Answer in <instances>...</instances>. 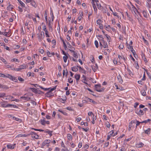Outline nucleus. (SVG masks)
Returning <instances> with one entry per match:
<instances>
[{
  "instance_id": "1",
  "label": "nucleus",
  "mask_w": 151,
  "mask_h": 151,
  "mask_svg": "<svg viewBox=\"0 0 151 151\" xmlns=\"http://www.w3.org/2000/svg\"><path fill=\"white\" fill-rule=\"evenodd\" d=\"M101 85L100 84H96L95 85L96 90L98 92H101L104 91V88H101Z\"/></svg>"
},
{
  "instance_id": "2",
  "label": "nucleus",
  "mask_w": 151,
  "mask_h": 151,
  "mask_svg": "<svg viewBox=\"0 0 151 151\" xmlns=\"http://www.w3.org/2000/svg\"><path fill=\"white\" fill-rule=\"evenodd\" d=\"M37 35L39 41L40 42H41L45 37L44 33L43 31L41 32L40 35L38 34Z\"/></svg>"
},
{
  "instance_id": "3",
  "label": "nucleus",
  "mask_w": 151,
  "mask_h": 151,
  "mask_svg": "<svg viewBox=\"0 0 151 151\" xmlns=\"http://www.w3.org/2000/svg\"><path fill=\"white\" fill-rule=\"evenodd\" d=\"M28 135H31V137L32 138L37 139H38L39 136L35 132H32L29 134H28Z\"/></svg>"
},
{
  "instance_id": "4",
  "label": "nucleus",
  "mask_w": 151,
  "mask_h": 151,
  "mask_svg": "<svg viewBox=\"0 0 151 151\" xmlns=\"http://www.w3.org/2000/svg\"><path fill=\"white\" fill-rule=\"evenodd\" d=\"M135 113L140 116L143 115L144 114L143 110L141 109H137L136 110Z\"/></svg>"
},
{
  "instance_id": "5",
  "label": "nucleus",
  "mask_w": 151,
  "mask_h": 151,
  "mask_svg": "<svg viewBox=\"0 0 151 151\" xmlns=\"http://www.w3.org/2000/svg\"><path fill=\"white\" fill-rule=\"evenodd\" d=\"M63 99H62L61 98H58L57 99L58 101L62 102L63 103H64V102L66 101V97L65 96H64V97H62Z\"/></svg>"
},
{
  "instance_id": "6",
  "label": "nucleus",
  "mask_w": 151,
  "mask_h": 151,
  "mask_svg": "<svg viewBox=\"0 0 151 151\" xmlns=\"http://www.w3.org/2000/svg\"><path fill=\"white\" fill-rule=\"evenodd\" d=\"M15 144H14L13 145L8 144L7 145V147L8 149H13L15 147Z\"/></svg>"
},
{
  "instance_id": "7",
  "label": "nucleus",
  "mask_w": 151,
  "mask_h": 151,
  "mask_svg": "<svg viewBox=\"0 0 151 151\" xmlns=\"http://www.w3.org/2000/svg\"><path fill=\"white\" fill-rule=\"evenodd\" d=\"M50 141L49 140H45L42 143V145L45 146V145H46V146L47 147L49 146L48 144L50 143Z\"/></svg>"
},
{
  "instance_id": "8",
  "label": "nucleus",
  "mask_w": 151,
  "mask_h": 151,
  "mask_svg": "<svg viewBox=\"0 0 151 151\" xmlns=\"http://www.w3.org/2000/svg\"><path fill=\"white\" fill-rule=\"evenodd\" d=\"M117 78L118 80L119 83L121 84L123 82V80L122 78V76L120 74H119L117 77Z\"/></svg>"
},
{
  "instance_id": "9",
  "label": "nucleus",
  "mask_w": 151,
  "mask_h": 151,
  "mask_svg": "<svg viewBox=\"0 0 151 151\" xmlns=\"http://www.w3.org/2000/svg\"><path fill=\"white\" fill-rule=\"evenodd\" d=\"M79 70V71L82 73H83L84 74L86 73V71L83 68H81L80 66H77Z\"/></svg>"
},
{
  "instance_id": "10",
  "label": "nucleus",
  "mask_w": 151,
  "mask_h": 151,
  "mask_svg": "<svg viewBox=\"0 0 151 151\" xmlns=\"http://www.w3.org/2000/svg\"><path fill=\"white\" fill-rule=\"evenodd\" d=\"M69 50L71 52L73 53V57L75 58H77L78 57V55H77V53L75 51H74L73 50H72L70 49H69Z\"/></svg>"
},
{
  "instance_id": "11",
  "label": "nucleus",
  "mask_w": 151,
  "mask_h": 151,
  "mask_svg": "<svg viewBox=\"0 0 151 151\" xmlns=\"http://www.w3.org/2000/svg\"><path fill=\"white\" fill-rule=\"evenodd\" d=\"M81 77V76L80 74H76L75 75V78L76 79L77 82L80 80Z\"/></svg>"
},
{
  "instance_id": "12",
  "label": "nucleus",
  "mask_w": 151,
  "mask_h": 151,
  "mask_svg": "<svg viewBox=\"0 0 151 151\" xmlns=\"http://www.w3.org/2000/svg\"><path fill=\"white\" fill-rule=\"evenodd\" d=\"M132 9V10L134 12V13L135 14H136L137 13L138 14H139V13L138 12L137 9L134 6H133Z\"/></svg>"
},
{
  "instance_id": "13",
  "label": "nucleus",
  "mask_w": 151,
  "mask_h": 151,
  "mask_svg": "<svg viewBox=\"0 0 151 151\" xmlns=\"http://www.w3.org/2000/svg\"><path fill=\"white\" fill-rule=\"evenodd\" d=\"M53 96L52 93L48 91L45 94V96L47 97H50Z\"/></svg>"
},
{
  "instance_id": "14",
  "label": "nucleus",
  "mask_w": 151,
  "mask_h": 151,
  "mask_svg": "<svg viewBox=\"0 0 151 151\" xmlns=\"http://www.w3.org/2000/svg\"><path fill=\"white\" fill-rule=\"evenodd\" d=\"M27 67V65L23 64L19 66V67L20 70H21L22 69L26 68Z\"/></svg>"
},
{
  "instance_id": "15",
  "label": "nucleus",
  "mask_w": 151,
  "mask_h": 151,
  "mask_svg": "<svg viewBox=\"0 0 151 151\" xmlns=\"http://www.w3.org/2000/svg\"><path fill=\"white\" fill-rule=\"evenodd\" d=\"M31 5L35 8H36L37 6V5L34 0H32L31 3Z\"/></svg>"
},
{
  "instance_id": "16",
  "label": "nucleus",
  "mask_w": 151,
  "mask_h": 151,
  "mask_svg": "<svg viewBox=\"0 0 151 151\" xmlns=\"http://www.w3.org/2000/svg\"><path fill=\"white\" fill-rule=\"evenodd\" d=\"M13 9V6L11 5L10 4L7 6V9L8 10L10 11V10H12Z\"/></svg>"
},
{
  "instance_id": "17",
  "label": "nucleus",
  "mask_w": 151,
  "mask_h": 151,
  "mask_svg": "<svg viewBox=\"0 0 151 151\" xmlns=\"http://www.w3.org/2000/svg\"><path fill=\"white\" fill-rule=\"evenodd\" d=\"M142 56L143 59L144 60L145 63H147V60L146 58L145 57V54H143L142 52Z\"/></svg>"
},
{
  "instance_id": "18",
  "label": "nucleus",
  "mask_w": 151,
  "mask_h": 151,
  "mask_svg": "<svg viewBox=\"0 0 151 151\" xmlns=\"http://www.w3.org/2000/svg\"><path fill=\"white\" fill-rule=\"evenodd\" d=\"M71 69L72 71L76 72L78 70V68L76 66L71 67Z\"/></svg>"
},
{
  "instance_id": "19",
  "label": "nucleus",
  "mask_w": 151,
  "mask_h": 151,
  "mask_svg": "<svg viewBox=\"0 0 151 151\" xmlns=\"http://www.w3.org/2000/svg\"><path fill=\"white\" fill-rule=\"evenodd\" d=\"M10 80L15 82H17L18 81V80L16 78L13 76H12V77L11 78Z\"/></svg>"
},
{
  "instance_id": "20",
  "label": "nucleus",
  "mask_w": 151,
  "mask_h": 151,
  "mask_svg": "<svg viewBox=\"0 0 151 151\" xmlns=\"http://www.w3.org/2000/svg\"><path fill=\"white\" fill-rule=\"evenodd\" d=\"M67 138L69 141L71 140L72 139V137L71 135L70 134H68L67 135Z\"/></svg>"
},
{
  "instance_id": "21",
  "label": "nucleus",
  "mask_w": 151,
  "mask_h": 151,
  "mask_svg": "<svg viewBox=\"0 0 151 151\" xmlns=\"http://www.w3.org/2000/svg\"><path fill=\"white\" fill-rule=\"evenodd\" d=\"M150 128H148L145 131V134H150Z\"/></svg>"
},
{
  "instance_id": "22",
  "label": "nucleus",
  "mask_w": 151,
  "mask_h": 151,
  "mask_svg": "<svg viewBox=\"0 0 151 151\" xmlns=\"http://www.w3.org/2000/svg\"><path fill=\"white\" fill-rule=\"evenodd\" d=\"M137 147L138 148H140L142 147L144 145V144L142 142H140L138 144H137Z\"/></svg>"
},
{
  "instance_id": "23",
  "label": "nucleus",
  "mask_w": 151,
  "mask_h": 151,
  "mask_svg": "<svg viewBox=\"0 0 151 151\" xmlns=\"http://www.w3.org/2000/svg\"><path fill=\"white\" fill-rule=\"evenodd\" d=\"M16 106L14 105L8 104H7V107H9L10 108H15L16 107Z\"/></svg>"
},
{
  "instance_id": "24",
  "label": "nucleus",
  "mask_w": 151,
  "mask_h": 151,
  "mask_svg": "<svg viewBox=\"0 0 151 151\" xmlns=\"http://www.w3.org/2000/svg\"><path fill=\"white\" fill-rule=\"evenodd\" d=\"M141 93L142 95L143 96H145L146 95V93L145 90H142L141 91Z\"/></svg>"
},
{
  "instance_id": "25",
  "label": "nucleus",
  "mask_w": 151,
  "mask_h": 151,
  "mask_svg": "<svg viewBox=\"0 0 151 151\" xmlns=\"http://www.w3.org/2000/svg\"><path fill=\"white\" fill-rule=\"evenodd\" d=\"M103 22V21L100 19H99L97 20L96 23L98 25H101V23Z\"/></svg>"
},
{
  "instance_id": "26",
  "label": "nucleus",
  "mask_w": 151,
  "mask_h": 151,
  "mask_svg": "<svg viewBox=\"0 0 151 151\" xmlns=\"http://www.w3.org/2000/svg\"><path fill=\"white\" fill-rule=\"evenodd\" d=\"M144 69L146 71V73H147V74L148 76V77H149V78L150 79V78H151V75H150V73H149L148 71H147V70L145 69V68H144Z\"/></svg>"
},
{
  "instance_id": "27",
  "label": "nucleus",
  "mask_w": 151,
  "mask_h": 151,
  "mask_svg": "<svg viewBox=\"0 0 151 151\" xmlns=\"http://www.w3.org/2000/svg\"><path fill=\"white\" fill-rule=\"evenodd\" d=\"M41 124L43 125H45V121L44 119H41L40 121Z\"/></svg>"
},
{
  "instance_id": "28",
  "label": "nucleus",
  "mask_w": 151,
  "mask_h": 151,
  "mask_svg": "<svg viewBox=\"0 0 151 151\" xmlns=\"http://www.w3.org/2000/svg\"><path fill=\"white\" fill-rule=\"evenodd\" d=\"M83 12H82L81 13V14H80V15L78 17V20H79V21H81V20L82 18V16H83Z\"/></svg>"
},
{
  "instance_id": "29",
  "label": "nucleus",
  "mask_w": 151,
  "mask_h": 151,
  "mask_svg": "<svg viewBox=\"0 0 151 151\" xmlns=\"http://www.w3.org/2000/svg\"><path fill=\"white\" fill-rule=\"evenodd\" d=\"M21 99H23L24 100H29L30 99V97H28L25 96H22L21 97Z\"/></svg>"
},
{
  "instance_id": "30",
  "label": "nucleus",
  "mask_w": 151,
  "mask_h": 151,
  "mask_svg": "<svg viewBox=\"0 0 151 151\" xmlns=\"http://www.w3.org/2000/svg\"><path fill=\"white\" fill-rule=\"evenodd\" d=\"M58 111L60 112H61L62 114H64L65 115H67V113L61 110L60 109H59L58 110Z\"/></svg>"
},
{
  "instance_id": "31",
  "label": "nucleus",
  "mask_w": 151,
  "mask_h": 151,
  "mask_svg": "<svg viewBox=\"0 0 151 151\" xmlns=\"http://www.w3.org/2000/svg\"><path fill=\"white\" fill-rule=\"evenodd\" d=\"M12 76L11 75H10L9 74H7L6 75H4V77H5L7 78H8L9 79H11V78L12 77Z\"/></svg>"
},
{
  "instance_id": "32",
  "label": "nucleus",
  "mask_w": 151,
  "mask_h": 151,
  "mask_svg": "<svg viewBox=\"0 0 151 151\" xmlns=\"http://www.w3.org/2000/svg\"><path fill=\"white\" fill-rule=\"evenodd\" d=\"M127 47V48L129 49H131L132 48H133V47L132 46H131L130 45H128V44L127 42L126 43Z\"/></svg>"
},
{
  "instance_id": "33",
  "label": "nucleus",
  "mask_w": 151,
  "mask_h": 151,
  "mask_svg": "<svg viewBox=\"0 0 151 151\" xmlns=\"http://www.w3.org/2000/svg\"><path fill=\"white\" fill-rule=\"evenodd\" d=\"M67 43L68 45V46L69 48L72 49H73L74 50L75 49V48L74 47H72L71 45L69 42H67Z\"/></svg>"
},
{
  "instance_id": "34",
  "label": "nucleus",
  "mask_w": 151,
  "mask_h": 151,
  "mask_svg": "<svg viewBox=\"0 0 151 151\" xmlns=\"http://www.w3.org/2000/svg\"><path fill=\"white\" fill-rule=\"evenodd\" d=\"M143 14L144 17L145 18L147 17V13L145 11H143Z\"/></svg>"
},
{
  "instance_id": "35",
  "label": "nucleus",
  "mask_w": 151,
  "mask_h": 151,
  "mask_svg": "<svg viewBox=\"0 0 151 151\" xmlns=\"http://www.w3.org/2000/svg\"><path fill=\"white\" fill-rule=\"evenodd\" d=\"M131 51L132 52V54H133L134 57H135L134 55L135 54V51L134 50L133 47L132 48H131Z\"/></svg>"
},
{
  "instance_id": "36",
  "label": "nucleus",
  "mask_w": 151,
  "mask_h": 151,
  "mask_svg": "<svg viewBox=\"0 0 151 151\" xmlns=\"http://www.w3.org/2000/svg\"><path fill=\"white\" fill-rule=\"evenodd\" d=\"M94 43L96 47L98 48L99 47V44L97 41L96 40L94 42Z\"/></svg>"
},
{
  "instance_id": "37",
  "label": "nucleus",
  "mask_w": 151,
  "mask_h": 151,
  "mask_svg": "<svg viewBox=\"0 0 151 151\" xmlns=\"http://www.w3.org/2000/svg\"><path fill=\"white\" fill-rule=\"evenodd\" d=\"M6 94L4 93H0V98H2L5 96Z\"/></svg>"
},
{
  "instance_id": "38",
  "label": "nucleus",
  "mask_w": 151,
  "mask_h": 151,
  "mask_svg": "<svg viewBox=\"0 0 151 151\" xmlns=\"http://www.w3.org/2000/svg\"><path fill=\"white\" fill-rule=\"evenodd\" d=\"M56 86H55V87H54L53 88H51L50 90H49V92H52L53 91H54L56 89Z\"/></svg>"
},
{
  "instance_id": "39",
  "label": "nucleus",
  "mask_w": 151,
  "mask_h": 151,
  "mask_svg": "<svg viewBox=\"0 0 151 151\" xmlns=\"http://www.w3.org/2000/svg\"><path fill=\"white\" fill-rule=\"evenodd\" d=\"M18 80L19 81L21 82H23L24 81V80L21 77L19 76L18 77Z\"/></svg>"
},
{
  "instance_id": "40",
  "label": "nucleus",
  "mask_w": 151,
  "mask_h": 151,
  "mask_svg": "<svg viewBox=\"0 0 151 151\" xmlns=\"http://www.w3.org/2000/svg\"><path fill=\"white\" fill-rule=\"evenodd\" d=\"M103 45L104 47V48H106L108 47V45H107V43L106 42H105V43H103Z\"/></svg>"
},
{
  "instance_id": "41",
  "label": "nucleus",
  "mask_w": 151,
  "mask_h": 151,
  "mask_svg": "<svg viewBox=\"0 0 151 151\" xmlns=\"http://www.w3.org/2000/svg\"><path fill=\"white\" fill-rule=\"evenodd\" d=\"M8 33V32H1V35H3L6 37L7 36Z\"/></svg>"
},
{
  "instance_id": "42",
  "label": "nucleus",
  "mask_w": 151,
  "mask_h": 151,
  "mask_svg": "<svg viewBox=\"0 0 151 151\" xmlns=\"http://www.w3.org/2000/svg\"><path fill=\"white\" fill-rule=\"evenodd\" d=\"M126 15H127V17L129 18V20H132V18L130 17V15L129 14H128V12H126Z\"/></svg>"
},
{
  "instance_id": "43",
  "label": "nucleus",
  "mask_w": 151,
  "mask_h": 151,
  "mask_svg": "<svg viewBox=\"0 0 151 151\" xmlns=\"http://www.w3.org/2000/svg\"><path fill=\"white\" fill-rule=\"evenodd\" d=\"M67 58L68 57L67 56H64L63 57V59L64 61V62L66 63V62Z\"/></svg>"
},
{
  "instance_id": "44",
  "label": "nucleus",
  "mask_w": 151,
  "mask_h": 151,
  "mask_svg": "<svg viewBox=\"0 0 151 151\" xmlns=\"http://www.w3.org/2000/svg\"><path fill=\"white\" fill-rule=\"evenodd\" d=\"M19 3L22 7H25V5L22 1H20Z\"/></svg>"
},
{
  "instance_id": "45",
  "label": "nucleus",
  "mask_w": 151,
  "mask_h": 151,
  "mask_svg": "<svg viewBox=\"0 0 151 151\" xmlns=\"http://www.w3.org/2000/svg\"><path fill=\"white\" fill-rule=\"evenodd\" d=\"M66 109L69 111H73V109L70 106H69L66 107Z\"/></svg>"
},
{
  "instance_id": "46",
  "label": "nucleus",
  "mask_w": 151,
  "mask_h": 151,
  "mask_svg": "<svg viewBox=\"0 0 151 151\" xmlns=\"http://www.w3.org/2000/svg\"><path fill=\"white\" fill-rule=\"evenodd\" d=\"M2 88L5 89H7L9 88V87H7L5 85H2Z\"/></svg>"
},
{
  "instance_id": "47",
  "label": "nucleus",
  "mask_w": 151,
  "mask_h": 151,
  "mask_svg": "<svg viewBox=\"0 0 151 151\" xmlns=\"http://www.w3.org/2000/svg\"><path fill=\"white\" fill-rule=\"evenodd\" d=\"M45 34L46 37H49L50 36L48 35V31L47 30L46 31H45Z\"/></svg>"
},
{
  "instance_id": "48",
  "label": "nucleus",
  "mask_w": 151,
  "mask_h": 151,
  "mask_svg": "<svg viewBox=\"0 0 151 151\" xmlns=\"http://www.w3.org/2000/svg\"><path fill=\"white\" fill-rule=\"evenodd\" d=\"M68 82L70 83H73V80L71 78H69L68 79Z\"/></svg>"
},
{
  "instance_id": "49",
  "label": "nucleus",
  "mask_w": 151,
  "mask_h": 151,
  "mask_svg": "<svg viewBox=\"0 0 151 151\" xmlns=\"http://www.w3.org/2000/svg\"><path fill=\"white\" fill-rule=\"evenodd\" d=\"M12 70H16V71H20V70H21L19 67L18 68H14L13 69H12Z\"/></svg>"
},
{
  "instance_id": "50",
  "label": "nucleus",
  "mask_w": 151,
  "mask_h": 151,
  "mask_svg": "<svg viewBox=\"0 0 151 151\" xmlns=\"http://www.w3.org/2000/svg\"><path fill=\"white\" fill-rule=\"evenodd\" d=\"M145 72H144L143 77L141 79L142 81H145Z\"/></svg>"
},
{
  "instance_id": "51",
  "label": "nucleus",
  "mask_w": 151,
  "mask_h": 151,
  "mask_svg": "<svg viewBox=\"0 0 151 151\" xmlns=\"http://www.w3.org/2000/svg\"><path fill=\"white\" fill-rule=\"evenodd\" d=\"M40 87L42 89H43L45 91H47V90H48L49 89H50V88H44L43 87H42V86H40Z\"/></svg>"
},
{
  "instance_id": "52",
  "label": "nucleus",
  "mask_w": 151,
  "mask_h": 151,
  "mask_svg": "<svg viewBox=\"0 0 151 151\" xmlns=\"http://www.w3.org/2000/svg\"><path fill=\"white\" fill-rule=\"evenodd\" d=\"M88 99L89 100V101L90 102H91L93 104H96V102L94 101L91 99L88 98Z\"/></svg>"
},
{
  "instance_id": "53",
  "label": "nucleus",
  "mask_w": 151,
  "mask_h": 151,
  "mask_svg": "<svg viewBox=\"0 0 151 151\" xmlns=\"http://www.w3.org/2000/svg\"><path fill=\"white\" fill-rule=\"evenodd\" d=\"M82 142H80L78 144V147L79 148H81L82 147Z\"/></svg>"
},
{
  "instance_id": "54",
  "label": "nucleus",
  "mask_w": 151,
  "mask_h": 151,
  "mask_svg": "<svg viewBox=\"0 0 151 151\" xmlns=\"http://www.w3.org/2000/svg\"><path fill=\"white\" fill-rule=\"evenodd\" d=\"M0 59L2 61L4 62L5 64H6L7 63L5 60L4 58H1Z\"/></svg>"
},
{
  "instance_id": "55",
  "label": "nucleus",
  "mask_w": 151,
  "mask_h": 151,
  "mask_svg": "<svg viewBox=\"0 0 151 151\" xmlns=\"http://www.w3.org/2000/svg\"><path fill=\"white\" fill-rule=\"evenodd\" d=\"M82 129L86 132H87L89 130V128L88 127H87L85 129L84 128H82Z\"/></svg>"
},
{
  "instance_id": "56",
  "label": "nucleus",
  "mask_w": 151,
  "mask_h": 151,
  "mask_svg": "<svg viewBox=\"0 0 151 151\" xmlns=\"http://www.w3.org/2000/svg\"><path fill=\"white\" fill-rule=\"evenodd\" d=\"M11 61L12 62H14V61H16V62H18V60L17 59H15V58H12L11 59Z\"/></svg>"
},
{
  "instance_id": "57",
  "label": "nucleus",
  "mask_w": 151,
  "mask_h": 151,
  "mask_svg": "<svg viewBox=\"0 0 151 151\" xmlns=\"http://www.w3.org/2000/svg\"><path fill=\"white\" fill-rule=\"evenodd\" d=\"M121 151H126V150L125 149L124 147V146H122V147L120 149Z\"/></svg>"
},
{
  "instance_id": "58",
  "label": "nucleus",
  "mask_w": 151,
  "mask_h": 151,
  "mask_svg": "<svg viewBox=\"0 0 151 151\" xmlns=\"http://www.w3.org/2000/svg\"><path fill=\"white\" fill-rule=\"evenodd\" d=\"M127 70L129 72V74L130 75H133V74H132V72L129 69H128V68H127Z\"/></svg>"
},
{
  "instance_id": "59",
  "label": "nucleus",
  "mask_w": 151,
  "mask_h": 151,
  "mask_svg": "<svg viewBox=\"0 0 151 151\" xmlns=\"http://www.w3.org/2000/svg\"><path fill=\"white\" fill-rule=\"evenodd\" d=\"M124 48V45H120L119 46V48L120 49H122Z\"/></svg>"
},
{
  "instance_id": "60",
  "label": "nucleus",
  "mask_w": 151,
  "mask_h": 151,
  "mask_svg": "<svg viewBox=\"0 0 151 151\" xmlns=\"http://www.w3.org/2000/svg\"><path fill=\"white\" fill-rule=\"evenodd\" d=\"M139 103L138 102H136L134 104V107L135 108H136L137 106L139 105Z\"/></svg>"
},
{
  "instance_id": "61",
  "label": "nucleus",
  "mask_w": 151,
  "mask_h": 151,
  "mask_svg": "<svg viewBox=\"0 0 151 151\" xmlns=\"http://www.w3.org/2000/svg\"><path fill=\"white\" fill-rule=\"evenodd\" d=\"M86 79H83L81 81L83 83H85V84H86L87 85H88V84L87 83H86Z\"/></svg>"
},
{
  "instance_id": "62",
  "label": "nucleus",
  "mask_w": 151,
  "mask_h": 151,
  "mask_svg": "<svg viewBox=\"0 0 151 151\" xmlns=\"http://www.w3.org/2000/svg\"><path fill=\"white\" fill-rule=\"evenodd\" d=\"M109 144V142H108L104 144V146L106 147H107Z\"/></svg>"
},
{
  "instance_id": "63",
  "label": "nucleus",
  "mask_w": 151,
  "mask_h": 151,
  "mask_svg": "<svg viewBox=\"0 0 151 151\" xmlns=\"http://www.w3.org/2000/svg\"><path fill=\"white\" fill-rule=\"evenodd\" d=\"M7 105H6L5 103H2L1 104V106L4 107H7Z\"/></svg>"
},
{
  "instance_id": "64",
  "label": "nucleus",
  "mask_w": 151,
  "mask_h": 151,
  "mask_svg": "<svg viewBox=\"0 0 151 151\" xmlns=\"http://www.w3.org/2000/svg\"><path fill=\"white\" fill-rule=\"evenodd\" d=\"M18 8L19 9V11L20 12H23V9L20 6H18Z\"/></svg>"
}]
</instances>
